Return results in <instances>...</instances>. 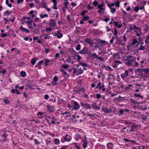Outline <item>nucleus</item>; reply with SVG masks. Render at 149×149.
Segmentation results:
<instances>
[{"label":"nucleus","instance_id":"1","mask_svg":"<svg viewBox=\"0 0 149 149\" xmlns=\"http://www.w3.org/2000/svg\"><path fill=\"white\" fill-rule=\"evenodd\" d=\"M135 60V57L131 55H128L127 57V59L125 60V61H127L126 63L128 65L130 66L132 64V63Z\"/></svg>","mask_w":149,"mask_h":149},{"label":"nucleus","instance_id":"2","mask_svg":"<svg viewBox=\"0 0 149 149\" xmlns=\"http://www.w3.org/2000/svg\"><path fill=\"white\" fill-rule=\"evenodd\" d=\"M139 45V42L137 40L136 38H135L133 40V41L132 43L130 44V45L132 46H133L134 45H135L136 46H137Z\"/></svg>","mask_w":149,"mask_h":149},{"label":"nucleus","instance_id":"3","mask_svg":"<svg viewBox=\"0 0 149 149\" xmlns=\"http://www.w3.org/2000/svg\"><path fill=\"white\" fill-rule=\"evenodd\" d=\"M102 111L106 113H109L111 112L112 111L111 108L108 109L105 107H102Z\"/></svg>","mask_w":149,"mask_h":149},{"label":"nucleus","instance_id":"4","mask_svg":"<svg viewBox=\"0 0 149 149\" xmlns=\"http://www.w3.org/2000/svg\"><path fill=\"white\" fill-rule=\"evenodd\" d=\"M56 24V23L55 22V21L54 20L51 19H50V22L49 24V25L51 27H54Z\"/></svg>","mask_w":149,"mask_h":149},{"label":"nucleus","instance_id":"5","mask_svg":"<svg viewBox=\"0 0 149 149\" xmlns=\"http://www.w3.org/2000/svg\"><path fill=\"white\" fill-rule=\"evenodd\" d=\"M92 107L94 109H95L97 110L100 109V107L99 106H97L96 103L95 102H93L92 104Z\"/></svg>","mask_w":149,"mask_h":149},{"label":"nucleus","instance_id":"6","mask_svg":"<svg viewBox=\"0 0 149 149\" xmlns=\"http://www.w3.org/2000/svg\"><path fill=\"white\" fill-rule=\"evenodd\" d=\"M19 29L22 31L26 32L27 33H29L30 32L29 31L28 29L24 28L22 26H20Z\"/></svg>","mask_w":149,"mask_h":149},{"label":"nucleus","instance_id":"7","mask_svg":"<svg viewBox=\"0 0 149 149\" xmlns=\"http://www.w3.org/2000/svg\"><path fill=\"white\" fill-rule=\"evenodd\" d=\"M114 62L115 64L113 66V67L114 68H116L118 64H122L121 62L119 61H116Z\"/></svg>","mask_w":149,"mask_h":149},{"label":"nucleus","instance_id":"8","mask_svg":"<svg viewBox=\"0 0 149 149\" xmlns=\"http://www.w3.org/2000/svg\"><path fill=\"white\" fill-rule=\"evenodd\" d=\"M74 105L73 108L77 110L80 107L79 105L78 104L77 102L75 101L74 102Z\"/></svg>","mask_w":149,"mask_h":149},{"label":"nucleus","instance_id":"9","mask_svg":"<svg viewBox=\"0 0 149 149\" xmlns=\"http://www.w3.org/2000/svg\"><path fill=\"white\" fill-rule=\"evenodd\" d=\"M134 96L136 97L141 98V100L143 99V96L141 95L140 94L135 93H134ZM137 99L139 100L140 99L139 98H138Z\"/></svg>","mask_w":149,"mask_h":149},{"label":"nucleus","instance_id":"10","mask_svg":"<svg viewBox=\"0 0 149 149\" xmlns=\"http://www.w3.org/2000/svg\"><path fill=\"white\" fill-rule=\"evenodd\" d=\"M47 108L48 109V111H53L54 108V107H53L52 106H50L49 105H47Z\"/></svg>","mask_w":149,"mask_h":149},{"label":"nucleus","instance_id":"11","mask_svg":"<svg viewBox=\"0 0 149 149\" xmlns=\"http://www.w3.org/2000/svg\"><path fill=\"white\" fill-rule=\"evenodd\" d=\"M107 148L109 149H113V144L111 143H107Z\"/></svg>","mask_w":149,"mask_h":149},{"label":"nucleus","instance_id":"12","mask_svg":"<svg viewBox=\"0 0 149 149\" xmlns=\"http://www.w3.org/2000/svg\"><path fill=\"white\" fill-rule=\"evenodd\" d=\"M104 2H103L101 4H99L98 5V8L101 10H104V8H102V7L104 6Z\"/></svg>","mask_w":149,"mask_h":149},{"label":"nucleus","instance_id":"13","mask_svg":"<svg viewBox=\"0 0 149 149\" xmlns=\"http://www.w3.org/2000/svg\"><path fill=\"white\" fill-rule=\"evenodd\" d=\"M131 129L130 130V132H132L134 131L135 129L136 128V125H132L131 126Z\"/></svg>","mask_w":149,"mask_h":149},{"label":"nucleus","instance_id":"14","mask_svg":"<svg viewBox=\"0 0 149 149\" xmlns=\"http://www.w3.org/2000/svg\"><path fill=\"white\" fill-rule=\"evenodd\" d=\"M63 74H64L63 76L65 78H68L70 76V74H68L65 71L64 72Z\"/></svg>","mask_w":149,"mask_h":149},{"label":"nucleus","instance_id":"15","mask_svg":"<svg viewBox=\"0 0 149 149\" xmlns=\"http://www.w3.org/2000/svg\"><path fill=\"white\" fill-rule=\"evenodd\" d=\"M50 62V61L48 59H45V66H47L49 65V63Z\"/></svg>","mask_w":149,"mask_h":149},{"label":"nucleus","instance_id":"16","mask_svg":"<svg viewBox=\"0 0 149 149\" xmlns=\"http://www.w3.org/2000/svg\"><path fill=\"white\" fill-rule=\"evenodd\" d=\"M110 8L111 10V12L113 14H114L116 11V10L114 8L111 7Z\"/></svg>","mask_w":149,"mask_h":149},{"label":"nucleus","instance_id":"17","mask_svg":"<svg viewBox=\"0 0 149 149\" xmlns=\"http://www.w3.org/2000/svg\"><path fill=\"white\" fill-rule=\"evenodd\" d=\"M11 13V11L7 10L4 12V15L5 16L6 15H8L10 14Z\"/></svg>","mask_w":149,"mask_h":149},{"label":"nucleus","instance_id":"18","mask_svg":"<svg viewBox=\"0 0 149 149\" xmlns=\"http://www.w3.org/2000/svg\"><path fill=\"white\" fill-rule=\"evenodd\" d=\"M69 4V3L68 1H65L64 3V5L65 6V9H67L68 6V5Z\"/></svg>","mask_w":149,"mask_h":149},{"label":"nucleus","instance_id":"19","mask_svg":"<svg viewBox=\"0 0 149 149\" xmlns=\"http://www.w3.org/2000/svg\"><path fill=\"white\" fill-rule=\"evenodd\" d=\"M119 42L120 44L122 46H125L126 44V42H123V41L121 40H119Z\"/></svg>","mask_w":149,"mask_h":149},{"label":"nucleus","instance_id":"20","mask_svg":"<svg viewBox=\"0 0 149 149\" xmlns=\"http://www.w3.org/2000/svg\"><path fill=\"white\" fill-rule=\"evenodd\" d=\"M20 74L22 77H25L26 75V73L24 71H21L20 73Z\"/></svg>","mask_w":149,"mask_h":149},{"label":"nucleus","instance_id":"21","mask_svg":"<svg viewBox=\"0 0 149 149\" xmlns=\"http://www.w3.org/2000/svg\"><path fill=\"white\" fill-rule=\"evenodd\" d=\"M42 6L43 8H46L47 6V4L44 2H42Z\"/></svg>","mask_w":149,"mask_h":149},{"label":"nucleus","instance_id":"22","mask_svg":"<svg viewBox=\"0 0 149 149\" xmlns=\"http://www.w3.org/2000/svg\"><path fill=\"white\" fill-rule=\"evenodd\" d=\"M84 107L86 109H90L91 107L88 104H84Z\"/></svg>","mask_w":149,"mask_h":149},{"label":"nucleus","instance_id":"23","mask_svg":"<svg viewBox=\"0 0 149 149\" xmlns=\"http://www.w3.org/2000/svg\"><path fill=\"white\" fill-rule=\"evenodd\" d=\"M86 42L88 43V44H90L91 45V40L90 39H86L85 40Z\"/></svg>","mask_w":149,"mask_h":149},{"label":"nucleus","instance_id":"24","mask_svg":"<svg viewBox=\"0 0 149 149\" xmlns=\"http://www.w3.org/2000/svg\"><path fill=\"white\" fill-rule=\"evenodd\" d=\"M135 31L136 32V35L138 36H140L141 33V31L139 30H135Z\"/></svg>","mask_w":149,"mask_h":149},{"label":"nucleus","instance_id":"25","mask_svg":"<svg viewBox=\"0 0 149 149\" xmlns=\"http://www.w3.org/2000/svg\"><path fill=\"white\" fill-rule=\"evenodd\" d=\"M33 13H34V11L33 10H31V11H30V12L29 13L31 15V17L33 18L35 16V15L33 14Z\"/></svg>","mask_w":149,"mask_h":149},{"label":"nucleus","instance_id":"26","mask_svg":"<svg viewBox=\"0 0 149 149\" xmlns=\"http://www.w3.org/2000/svg\"><path fill=\"white\" fill-rule=\"evenodd\" d=\"M71 138L70 137L69 135H68L67 134L66 135V136L65 137L64 140H71Z\"/></svg>","mask_w":149,"mask_h":149},{"label":"nucleus","instance_id":"27","mask_svg":"<svg viewBox=\"0 0 149 149\" xmlns=\"http://www.w3.org/2000/svg\"><path fill=\"white\" fill-rule=\"evenodd\" d=\"M120 2L117 1L115 2V5L117 7H120Z\"/></svg>","mask_w":149,"mask_h":149},{"label":"nucleus","instance_id":"28","mask_svg":"<svg viewBox=\"0 0 149 149\" xmlns=\"http://www.w3.org/2000/svg\"><path fill=\"white\" fill-rule=\"evenodd\" d=\"M58 76H55L54 77L53 79V81H58Z\"/></svg>","mask_w":149,"mask_h":149},{"label":"nucleus","instance_id":"29","mask_svg":"<svg viewBox=\"0 0 149 149\" xmlns=\"http://www.w3.org/2000/svg\"><path fill=\"white\" fill-rule=\"evenodd\" d=\"M39 28H37L36 29H35L34 30H33V32H34L35 33H36L38 32H39Z\"/></svg>","mask_w":149,"mask_h":149},{"label":"nucleus","instance_id":"30","mask_svg":"<svg viewBox=\"0 0 149 149\" xmlns=\"http://www.w3.org/2000/svg\"><path fill=\"white\" fill-rule=\"evenodd\" d=\"M53 30V29L51 27H50V28H47L46 29V31L47 32H48L49 31H52V30Z\"/></svg>","mask_w":149,"mask_h":149},{"label":"nucleus","instance_id":"31","mask_svg":"<svg viewBox=\"0 0 149 149\" xmlns=\"http://www.w3.org/2000/svg\"><path fill=\"white\" fill-rule=\"evenodd\" d=\"M127 77L125 73H123L121 75V77L123 79H124Z\"/></svg>","mask_w":149,"mask_h":149},{"label":"nucleus","instance_id":"32","mask_svg":"<svg viewBox=\"0 0 149 149\" xmlns=\"http://www.w3.org/2000/svg\"><path fill=\"white\" fill-rule=\"evenodd\" d=\"M36 60L34 58L32 59L31 61V63L33 65H34L36 63Z\"/></svg>","mask_w":149,"mask_h":149},{"label":"nucleus","instance_id":"33","mask_svg":"<svg viewBox=\"0 0 149 149\" xmlns=\"http://www.w3.org/2000/svg\"><path fill=\"white\" fill-rule=\"evenodd\" d=\"M130 101L132 102L135 104H136L138 103V102L137 101L132 99H131Z\"/></svg>","mask_w":149,"mask_h":149},{"label":"nucleus","instance_id":"34","mask_svg":"<svg viewBox=\"0 0 149 149\" xmlns=\"http://www.w3.org/2000/svg\"><path fill=\"white\" fill-rule=\"evenodd\" d=\"M48 17V15L47 14H44V15H40V17L42 18H43L45 17Z\"/></svg>","mask_w":149,"mask_h":149},{"label":"nucleus","instance_id":"35","mask_svg":"<svg viewBox=\"0 0 149 149\" xmlns=\"http://www.w3.org/2000/svg\"><path fill=\"white\" fill-rule=\"evenodd\" d=\"M144 72L146 73L149 72V69H143V72Z\"/></svg>","mask_w":149,"mask_h":149},{"label":"nucleus","instance_id":"36","mask_svg":"<svg viewBox=\"0 0 149 149\" xmlns=\"http://www.w3.org/2000/svg\"><path fill=\"white\" fill-rule=\"evenodd\" d=\"M115 5V3H111V4H108L107 5L110 8L111 7H113Z\"/></svg>","mask_w":149,"mask_h":149},{"label":"nucleus","instance_id":"37","mask_svg":"<svg viewBox=\"0 0 149 149\" xmlns=\"http://www.w3.org/2000/svg\"><path fill=\"white\" fill-rule=\"evenodd\" d=\"M78 71V74H80L82 73L83 72V70H82L81 68H79V69Z\"/></svg>","mask_w":149,"mask_h":149},{"label":"nucleus","instance_id":"38","mask_svg":"<svg viewBox=\"0 0 149 149\" xmlns=\"http://www.w3.org/2000/svg\"><path fill=\"white\" fill-rule=\"evenodd\" d=\"M125 110H123V109H121L120 111V113H119V115H122V114H123V112H124Z\"/></svg>","mask_w":149,"mask_h":149},{"label":"nucleus","instance_id":"39","mask_svg":"<svg viewBox=\"0 0 149 149\" xmlns=\"http://www.w3.org/2000/svg\"><path fill=\"white\" fill-rule=\"evenodd\" d=\"M56 82L53 81H52L51 83L53 86H55L58 84V83Z\"/></svg>","mask_w":149,"mask_h":149},{"label":"nucleus","instance_id":"40","mask_svg":"<svg viewBox=\"0 0 149 149\" xmlns=\"http://www.w3.org/2000/svg\"><path fill=\"white\" fill-rule=\"evenodd\" d=\"M68 67V65H63L62 66V67L65 69H67Z\"/></svg>","mask_w":149,"mask_h":149},{"label":"nucleus","instance_id":"41","mask_svg":"<svg viewBox=\"0 0 149 149\" xmlns=\"http://www.w3.org/2000/svg\"><path fill=\"white\" fill-rule=\"evenodd\" d=\"M76 137H78L76 139V140H79V139H81V136L79 134H76V135L75 136Z\"/></svg>","mask_w":149,"mask_h":149},{"label":"nucleus","instance_id":"42","mask_svg":"<svg viewBox=\"0 0 149 149\" xmlns=\"http://www.w3.org/2000/svg\"><path fill=\"white\" fill-rule=\"evenodd\" d=\"M96 97L97 99H99L101 97V95L100 94H97L96 95Z\"/></svg>","mask_w":149,"mask_h":149},{"label":"nucleus","instance_id":"43","mask_svg":"<svg viewBox=\"0 0 149 149\" xmlns=\"http://www.w3.org/2000/svg\"><path fill=\"white\" fill-rule=\"evenodd\" d=\"M107 70H109V71H112L113 70V69L111 68L109 66V65H108V66H107Z\"/></svg>","mask_w":149,"mask_h":149},{"label":"nucleus","instance_id":"44","mask_svg":"<svg viewBox=\"0 0 149 149\" xmlns=\"http://www.w3.org/2000/svg\"><path fill=\"white\" fill-rule=\"evenodd\" d=\"M45 142L46 146H48L49 144L51 143L50 141V140H45Z\"/></svg>","mask_w":149,"mask_h":149},{"label":"nucleus","instance_id":"45","mask_svg":"<svg viewBox=\"0 0 149 149\" xmlns=\"http://www.w3.org/2000/svg\"><path fill=\"white\" fill-rule=\"evenodd\" d=\"M43 63H44L43 61L41 60L39 62V63L37 64V65H38L40 66L41 64H43Z\"/></svg>","mask_w":149,"mask_h":149},{"label":"nucleus","instance_id":"46","mask_svg":"<svg viewBox=\"0 0 149 149\" xmlns=\"http://www.w3.org/2000/svg\"><path fill=\"white\" fill-rule=\"evenodd\" d=\"M137 72H139V73H142L143 72V69H138L136 70Z\"/></svg>","mask_w":149,"mask_h":149},{"label":"nucleus","instance_id":"47","mask_svg":"<svg viewBox=\"0 0 149 149\" xmlns=\"http://www.w3.org/2000/svg\"><path fill=\"white\" fill-rule=\"evenodd\" d=\"M145 49V47L142 45H141L140 46V48L139 49V50H144Z\"/></svg>","mask_w":149,"mask_h":149},{"label":"nucleus","instance_id":"48","mask_svg":"<svg viewBox=\"0 0 149 149\" xmlns=\"http://www.w3.org/2000/svg\"><path fill=\"white\" fill-rule=\"evenodd\" d=\"M80 47L81 45L79 44L76 47V48L77 50H79L80 49Z\"/></svg>","mask_w":149,"mask_h":149},{"label":"nucleus","instance_id":"49","mask_svg":"<svg viewBox=\"0 0 149 149\" xmlns=\"http://www.w3.org/2000/svg\"><path fill=\"white\" fill-rule=\"evenodd\" d=\"M93 4L95 6H96L98 4V2L96 1L93 2Z\"/></svg>","mask_w":149,"mask_h":149},{"label":"nucleus","instance_id":"50","mask_svg":"<svg viewBox=\"0 0 149 149\" xmlns=\"http://www.w3.org/2000/svg\"><path fill=\"white\" fill-rule=\"evenodd\" d=\"M63 36V35L62 33H60L59 34V35H58L57 37L58 38H61Z\"/></svg>","mask_w":149,"mask_h":149},{"label":"nucleus","instance_id":"51","mask_svg":"<svg viewBox=\"0 0 149 149\" xmlns=\"http://www.w3.org/2000/svg\"><path fill=\"white\" fill-rule=\"evenodd\" d=\"M54 143L56 144H58L60 142L59 140H54Z\"/></svg>","mask_w":149,"mask_h":149},{"label":"nucleus","instance_id":"52","mask_svg":"<svg viewBox=\"0 0 149 149\" xmlns=\"http://www.w3.org/2000/svg\"><path fill=\"white\" fill-rule=\"evenodd\" d=\"M123 41L125 42L127 40V38L125 36V35L123 37Z\"/></svg>","mask_w":149,"mask_h":149},{"label":"nucleus","instance_id":"53","mask_svg":"<svg viewBox=\"0 0 149 149\" xmlns=\"http://www.w3.org/2000/svg\"><path fill=\"white\" fill-rule=\"evenodd\" d=\"M101 84V83H99L96 86V89L99 88V87L100 86V85Z\"/></svg>","mask_w":149,"mask_h":149},{"label":"nucleus","instance_id":"54","mask_svg":"<svg viewBox=\"0 0 149 149\" xmlns=\"http://www.w3.org/2000/svg\"><path fill=\"white\" fill-rule=\"evenodd\" d=\"M139 9V8L138 7H136L135 8L134 10L136 12L138 11Z\"/></svg>","mask_w":149,"mask_h":149},{"label":"nucleus","instance_id":"55","mask_svg":"<svg viewBox=\"0 0 149 149\" xmlns=\"http://www.w3.org/2000/svg\"><path fill=\"white\" fill-rule=\"evenodd\" d=\"M35 143L37 145L40 144V142H39L38 140H35Z\"/></svg>","mask_w":149,"mask_h":149},{"label":"nucleus","instance_id":"56","mask_svg":"<svg viewBox=\"0 0 149 149\" xmlns=\"http://www.w3.org/2000/svg\"><path fill=\"white\" fill-rule=\"evenodd\" d=\"M66 62L68 63H70L71 62V59L70 58H68L66 60Z\"/></svg>","mask_w":149,"mask_h":149},{"label":"nucleus","instance_id":"57","mask_svg":"<svg viewBox=\"0 0 149 149\" xmlns=\"http://www.w3.org/2000/svg\"><path fill=\"white\" fill-rule=\"evenodd\" d=\"M29 5L31 8H32L34 6V3H30L29 4Z\"/></svg>","mask_w":149,"mask_h":149},{"label":"nucleus","instance_id":"58","mask_svg":"<svg viewBox=\"0 0 149 149\" xmlns=\"http://www.w3.org/2000/svg\"><path fill=\"white\" fill-rule=\"evenodd\" d=\"M148 39H146L145 41V42L146 43L147 45H149V41Z\"/></svg>","mask_w":149,"mask_h":149},{"label":"nucleus","instance_id":"59","mask_svg":"<svg viewBox=\"0 0 149 149\" xmlns=\"http://www.w3.org/2000/svg\"><path fill=\"white\" fill-rule=\"evenodd\" d=\"M125 74L126 76L127 77L129 75V71L127 70H125Z\"/></svg>","mask_w":149,"mask_h":149},{"label":"nucleus","instance_id":"60","mask_svg":"<svg viewBox=\"0 0 149 149\" xmlns=\"http://www.w3.org/2000/svg\"><path fill=\"white\" fill-rule=\"evenodd\" d=\"M136 85L138 87L140 88V89H141L140 87L141 86V84L137 83L136 84Z\"/></svg>","mask_w":149,"mask_h":149},{"label":"nucleus","instance_id":"61","mask_svg":"<svg viewBox=\"0 0 149 149\" xmlns=\"http://www.w3.org/2000/svg\"><path fill=\"white\" fill-rule=\"evenodd\" d=\"M77 59L78 61H80L81 59V56L79 55H77Z\"/></svg>","mask_w":149,"mask_h":149},{"label":"nucleus","instance_id":"62","mask_svg":"<svg viewBox=\"0 0 149 149\" xmlns=\"http://www.w3.org/2000/svg\"><path fill=\"white\" fill-rule=\"evenodd\" d=\"M49 97V96L48 95H45V99L46 100H48Z\"/></svg>","mask_w":149,"mask_h":149},{"label":"nucleus","instance_id":"63","mask_svg":"<svg viewBox=\"0 0 149 149\" xmlns=\"http://www.w3.org/2000/svg\"><path fill=\"white\" fill-rule=\"evenodd\" d=\"M32 21H27V24L29 25H32Z\"/></svg>","mask_w":149,"mask_h":149},{"label":"nucleus","instance_id":"64","mask_svg":"<svg viewBox=\"0 0 149 149\" xmlns=\"http://www.w3.org/2000/svg\"><path fill=\"white\" fill-rule=\"evenodd\" d=\"M7 72V70H3L1 72V73L3 74H5L6 72Z\"/></svg>","mask_w":149,"mask_h":149}]
</instances>
